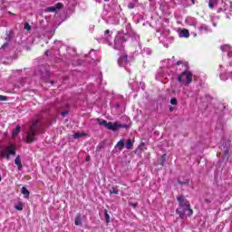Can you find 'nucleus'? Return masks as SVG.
Instances as JSON below:
<instances>
[{
	"instance_id": "f257e3e1",
	"label": "nucleus",
	"mask_w": 232,
	"mask_h": 232,
	"mask_svg": "<svg viewBox=\"0 0 232 232\" xmlns=\"http://www.w3.org/2000/svg\"><path fill=\"white\" fill-rule=\"evenodd\" d=\"M25 133V140L26 142H35L37 140V135L39 133H44V129L43 128V123L41 121L36 120L34 121L31 124L27 126V128L24 129Z\"/></svg>"
},
{
	"instance_id": "f03ea898",
	"label": "nucleus",
	"mask_w": 232,
	"mask_h": 232,
	"mask_svg": "<svg viewBox=\"0 0 232 232\" xmlns=\"http://www.w3.org/2000/svg\"><path fill=\"white\" fill-rule=\"evenodd\" d=\"M222 52H227L228 55V64L223 66L219 65L220 74L219 77L221 81H227V79L232 80V50L231 45L224 44L221 46Z\"/></svg>"
},
{
	"instance_id": "7ed1b4c3",
	"label": "nucleus",
	"mask_w": 232,
	"mask_h": 232,
	"mask_svg": "<svg viewBox=\"0 0 232 232\" xmlns=\"http://www.w3.org/2000/svg\"><path fill=\"white\" fill-rule=\"evenodd\" d=\"M177 200L179 207L177 208L176 213L180 218H186V217H191L193 215V209L189 206V202L184 198V196H179Z\"/></svg>"
},
{
	"instance_id": "20e7f679",
	"label": "nucleus",
	"mask_w": 232,
	"mask_h": 232,
	"mask_svg": "<svg viewBox=\"0 0 232 232\" xmlns=\"http://www.w3.org/2000/svg\"><path fill=\"white\" fill-rule=\"evenodd\" d=\"M98 123L100 126H104L107 130H111V131H117V130H120V128H126V125H122L119 123V121L116 122H108L106 120H101L97 119Z\"/></svg>"
},
{
	"instance_id": "39448f33",
	"label": "nucleus",
	"mask_w": 232,
	"mask_h": 232,
	"mask_svg": "<svg viewBox=\"0 0 232 232\" xmlns=\"http://www.w3.org/2000/svg\"><path fill=\"white\" fill-rule=\"evenodd\" d=\"M178 81L183 86H188V84H191V82L193 81V74L188 71H185L179 75Z\"/></svg>"
},
{
	"instance_id": "423d86ee",
	"label": "nucleus",
	"mask_w": 232,
	"mask_h": 232,
	"mask_svg": "<svg viewBox=\"0 0 232 232\" xmlns=\"http://www.w3.org/2000/svg\"><path fill=\"white\" fill-rule=\"evenodd\" d=\"M2 155H4V157H6V159H10V155H15V146L12 144L7 146L3 150Z\"/></svg>"
},
{
	"instance_id": "0eeeda50",
	"label": "nucleus",
	"mask_w": 232,
	"mask_h": 232,
	"mask_svg": "<svg viewBox=\"0 0 232 232\" xmlns=\"http://www.w3.org/2000/svg\"><path fill=\"white\" fill-rule=\"evenodd\" d=\"M128 55L126 53H121V56L118 58V64L121 68H124L128 64Z\"/></svg>"
},
{
	"instance_id": "6e6552de",
	"label": "nucleus",
	"mask_w": 232,
	"mask_h": 232,
	"mask_svg": "<svg viewBox=\"0 0 232 232\" xmlns=\"http://www.w3.org/2000/svg\"><path fill=\"white\" fill-rule=\"evenodd\" d=\"M175 67L177 72H188V64L182 61L177 62Z\"/></svg>"
},
{
	"instance_id": "1a4fd4ad",
	"label": "nucleus",
	"mask_w": 232,
	"mask_h": 232,
	"mask_svg": "<svg viewBox=\"0 0 232 232\" xmlns=\"http://www.w3.org/2000/svg\"><path fill=\"white\" fill-rule=\"evenodd\" d=\"M63 8V4L58 3L55 6L47 7L45 12H55L56 10H61Z\"/></svg>"
},
{
	"instance_id": "9d476101",
	"label": "nucleus",
	"mask_w": 232,
	"mask_h": 232,
	"mask_svg": "<svg viewBox=\"0 0 232 232\" xmlns=\"http://www.w3.org/2000/svg\"><path fill=\"white\" fill-rule=\"evenodd\" d=\"M185 23L188 24V26H197V19L194 17H187Z\"/></svg>"
},
{
	"instance_id": "9b49d317",
	"label": "nucleus",
	"mask_w": 232,
	"mask_h": 232,
	"mask_svg": "<svg viewBox=\"0 0 232 232\" xmlns=\"http://www.w3.org/2000/svg\"><path fill=\"white\" fill-rule=\"evenodd\" d=\"M178 34L179 37H185V38L189 37V31L188 29H179L178 31Z\"/></svg>"
},
{
	"instance_id": "f8f14e48",
	"label": "nucleus",
	"mask_w": 232,
	"mask_h": 232,
	"mask_svg": "<svg viewBox=\"0 0 232 232\" xmlns=\"http://www.w3.org/2000/svg\"><path fill=\"white\" fill-rule=\"evenodd\" d=\"M163 63L166 64L167 68H171V66H175V57L165 60Z\"/></svg>"
},
{
	"instance_id": "ddd939ff",
	"label": "nucleus",
	"mask_w": 232,
	"mask_h": 232,
	"mask_svg": "<svg viewBox=\"0 0 232 232\" xmlns=\"http://www.w3.org/2000/svg\"><path fill=\"white\" fill-rule=\"evenodd\" d=\"M124 139H121L120 141L117 142V144L115 145V149L119 150V151H122V150H124Z\"/></svg>"
},
{
	"instance_id": "4468645a",
	"label": "nucleus",
	"mask_w": 232,
	"mask_h": 232,
	"mask_svg": "<svg viewBox=\"0 0 232 232\" xmlns=\"http://www.w3.org/2000/svg\"><path fill=\"white\" fill-rule=\"evenodd\" d=\"M220 150L223 151L224 159H227V155H229V147L227 145H222Z\"/></svg>"
},
{
	"instance_id": "2eb2a0df",
	"label": "nucleus",
	"mask_w": 232,
	"mask_h": 232,
	"mask_svg": "<svg viewBox=\"0 0 232 232\" xmlns=\"http://www.w3.org/2000/svg\"><path fill=\"white\" fill-rule=\"evenodd\" d=\"M199 31L201 32V34H209V32H211V29L206 24H201L199 26Z\"/></svg>"
},
{
	"instance_id": "dca6fc26",
	"label": "nucleus",
	"mask_w": 232,
	"mask_h": 232,
	"mask_svg": "<svg viewBox=\"0 0 232 232\" xmlns=\"http://www.w3.org/2000/svg\"><path fill=\"white\" fill-rule=\"evenodd\" d=\"M74 224H75V226H82V216H81V214H78L76 216Z\"/></svg>"
},
{
	"instance_id": "f3484780",
	"label": "nucleus",
	"mask_w": 232,
	"mask_h": 232,
	"mask_svg": "<svg viewBox=\"0 0 232 232\" xmlns=\"http://www.w3.org/2000/svg\"><path fill=\"white\" fill-rule=\"evenodd\" d=\"M218 5V0H209L208 1V7L213 10L215 6Z\"/></svg>"
},
{
	"instance_id": "a211bd4d",
	"label": "nucleus",
	"mask_w": 232,
	"mask_h": 232,
	"mask_svg": "<svg viewBox=\"0 0 232 232\" xmlns=\"http://www.w3.org/2000/svg\"><path fill=\"white\" fill-rule=\"evenodd\" d=\"M19 133H21V126L18 125L12 132V138L17 137Z\"/></svg>"
},
{
	"instance_id": "6ab92c4d",
	"label": "nucleus",
	"mask_w": 232,
	"mask_h": 232,
	"mask_svg": "<svg viewBox=\"0 0 232 232\" xmlns=\"http://www.w3.org/2000/svg\"><path fill=\"white\" fill-rule=\"evenodd\" d=\"M114 48L115 50H121V48H122V42L116 39L114 41Z\"/></svg>"
},
{
	"instance_id": "aec40b11",
	"label": "nucleus",
	"mask_w": 232,
	"mask_h": 232,
	"mask_svg": "<svg viewBox=\"0 0 232 232\" xmlns=\"http://www.w3.org/2000/svg\"><path fill=\"white\" fill-rule=\"evenodd\" d=\"M14 164L18 166V169H21L23 168V164L21 163V157H16L14 160Z\"/></svg>"
},
{
	"instance_id": "412c9836",
	"label": "nucleus",
	"mask_w": 232,
	"mask_h": 232,
	"mask_svg": "<svg viewBox=\"0 0 232 232\" xmlns=\"http://www.w3.org/2000/svg\"><path fill=\"white\" fill-rule=\"evenodd\" d=\"M125 148L126 150H131V148H133V142L131 141V140H128L125 143Z\"/></svg>"
},
{
	"instance_id": "4be33fe9",
	"label": "nucleus",
	"mask_w": 232,
	"mask_h": 232,
	"mask_svg": "<svg viewBox=\"0 0 232 232\" xmlns=\"http://www.w3.org/2000/svg\"><path fill=\"white\" fill-rule=\"evenodd\" d=\"M22 193H23V195H25L27 198H28V197H30V192L28 191L27 188L23 187Z\"/></svg>"
},
{
	"instance_id": "5701e85b",
	"label": "nucleus",
	"mask_w": 232,
	"mask_h": 232,
	"mask_svg": "<svg viewBox=\"0 0 232 232\" xmlns=\"http://www.w3.org/2000/svg\"><path fill=\"white\" fill-rule=\"evenodd\" d=\"M110 195H119V190L113 188L110 190Z\"/></svg>"
},
{
	"instance_id": "b1692460",
	"label": "nucleus",
	"mask_w": 232,
	"mask_h": 232,
	"mask_svg": "<svg viewBox=\"0 0 232 232\" xmlns=\"http://www.w3.org/2000/svg\"><path fill=\"white\" fill-rule=\"evenodd\" d=\"M84 134L81 132H76L73 134V139H81V137H83Z\"/></svg>"
},
{
	"instance_id": "393cba45",
	"label": "nucleus",
	"mask_w": 232,
	"mask_h": 232,
	"mask_svg": "<svg viewBox=\"0 0 232 232\" xmlns=\"http://www.w3.org/2000/svg\"><path fill=\"white\" fill-rule=\"evenodd\" d=\"M14 208H16L17 211H23V204L19 203L18 205H15Z\"/></svg>"
},
{
	"instance_id": "a878e982",
	"label": "nucleus",
	"mask_w": 232,
	"mask_h": 232,
	"mask_svg": "<svg viewBox=\"0 0 232 232\" xmlns=\"http://www.w3.org/2000/svg\"><path fill=\"white\" fill-rule=\"evenodd\" d=\"M24 30H27V31L32 30V27L30 26V24L28 22L24 23Z\"/></svg>"
},
{
	"instance_id": "bb28decb",
	"label": "nucleus",
	"mask_w": 232,
	"mask_h": 232,
	"mask_svg": "<svg viewBox=\"0 0 232 232\" xmlns=\"http://www.w3.org/2000/svg\"><path fill=\"white\" fill-rule=\"evenodd\" d=\"M170 104H172L173 106H176V104H177V99H176V98H172V99L170 100Z\"/></svg>"
},
{
	"instance_id": "cd10ccee",
	"label": "nucleus",
	"mask_w": 232,
	"mask_h": 232,
	"mask_svg": "<svg viewBox=\"0 0 232 232\" xmlns=\"http://www.w3.org/2000/svg\"><path fill=\"white\" fill-rule=\"evenodd\" d=\"M172 90H173V92H174V93H180V89H177V88H173L172 87Z\"/></svg>"
},
{
	"instance_id": "c85d7f7f",
	"label": "nucleus",
	"mask_w": 232,
	"mask_h": 232,
	"mask_svg": "<svg viewBox=\"0 0 232 232\" xmlns=\"http://www.w3.org/2000/svg\"><path fill=\"white\" fill-rule=\"evenodd\" d=\"M105 220L106 222H110V215L108 213H105Z\"/></svg>"
},
{
	"instance_id": "c756f323",
	"label": "nucleus",
	"mask_w": 232,
	"mask_h": 232,
	"mask_svg": "<svg viewBox=\"0 0 232 232\" xmlns=\"http://www.w3.org/2000/svg\"><path fill=\"white\" fill-rule=\"evenodd\" d=\"M5 8L3 0H0V10H3Z\"/></svg>"
},
{
	"instance_id": "7c9ffc66",
	"label": "nucleus",
	"mask_w": 232,
	"mask_h": 232,
	"mask_svg": "<svg viewBox=\"0 0 232 232\" xmlns=\"http://www.w3.org/2000/svg\"><path fill=\"white\" fill-rule=\"evenodd\" d=\"M103 146L102 145H99L97 148H96V151H101V149H102Z\"/></svg>"
},
{
	"instance_id": "2f4dec72",
	"label": "nucleus",
	"mask_w": 232,
	"mask_h": 232,
	"mask_svg": "<svg viewBox=\"0 0 232 232\" xmlns=\"http://www.w3.org/2000/svg\"><path fill=\"white\" fill-rule=\"evenodd\" d=\"M0 101H6V96L0 95Z\"/></svg>"
},
{
	"instance_id": "473e14b6",
	"label": "nucleus",
	"mask_w": 232,
	"mask_h": 232,
	"mask_svg": "<svg viewBox=\"0 0 232 232\" xmlns=\"http://www.w3.org/2000/svg\"><path fill=\"white\" fill-rule=\"evenodd\" d=\"M65 115H68V111H63L62 116L64 117Z\"/></svg>"
},
{
	"instance_id": "72a5a7b5",
	"label": "nucleus",
	"mask_w": 232,
	"mask_h": 232,
	"mask_svg": "<svg viewBox=\"0 0 232 232\" xmlns=\"http://www.w3.org/2000/svg\"><path fill=\"white\" fill-rule=\"evenodd\" d=\"M179 184H189V180H186L184 182H181V181H179Z\"/></svg>"
},
{
	"instance_id": "f704fd0d",
	"label": "nucleus",
	"mask_w": 232,
	"mask_h": 232,
	"mask_svg": "<svg viewBox=\"0 0 232 232\" xmlns=\"http://www.w3.org/2000/svg\"><path fill=\"white\" fill-rule=\"evenodd\" d=\"M110 34V30H106L104 33V35H109Z\"/></svg>"
},
{
	"instance_id": "c9c22d12",
	"label": "nucleus",
	"mask_w": 232,
	"mask_h": 232,
	"mask_svg": "<svg viewBox=\"0 0 232 232\" xmlns=\"http://www.w3.org/2000/svg\"><path fill=\"white\" fill-rule=\"evenodd\" d=\"M85 160H86V162H90V156H87V157L85 158Z\"/></svg>"
},
{
	"instance_id": "e433bc0d",
	"label": "nucleus",
	"mask_w": 232,
	"mask_h": 232,
	"mask_svg": "<svg viewBox=\"0 0 232 232\" xmlns=\"http://www.w3.org/2000/svg\"><path fill=\"white\" fill-rule=\"evenodd\" d=\"M224 10H226V7L225 8H219L218 12H224Z\"/></svg>"
},
{
	"instance_id": "4c0bfd02",
	"label": "nucleus",
	"mask_w": 232,
	"mask_h": 232,
	"mask_svg": "<svg viewBox=\"0 0 232 232\" xmlns=\"http://www.w3.org/2000/svg\"><path fill=\"white\" fill-rule=\"evenodd\" d=\"M162 160H163V161L166 160V154L162 155Z\"/></svg>"
},
{
	"instance_id": "58836bf2",
	"label": "nucleus",
	"mask_w": 232,
	"mask_h": 232,
	"mask_svg": "<svg viewBox=\"0 0 232 232\" xmlns=\"http://www.w3.org/2000/svg\"><path fill=\"white\" fill-rule=\"evenodd\" d=\"M6 46H7V44H4L2 45V48H6Z\"/></svg>"
},
{
	"instance_id": "ea45409f",
	"label": "nucleus",
	"mask_w": 232,
	"mask_h": 232,
	"mask_svg": "<svg viewBox=\"0 0 232 232\" xmlns=\"http://www.w3.org/2000/svg\"><path fill=\"white\" fill-rule=\"evenodd\" d=\"M105 2H108L110 0H104ZM97 3H101V0H96Z\"/></svg>"
},
{
	"instance_id": "a19ab883",
	"label": "nucleus",
	"mask_w": 232,
	"mask_h": 232,
	"mask_svg": "<svg viewBox=\"0 0 232 232\" xmlns=\"http://www.w3.org/2000/svg\"><path fill=\"white\" fill-rule=\"evenodd\" d=\"M169 110H170V111H173V107H170V109H169Z\"/></svg>"
},
{
	"instance_id": "79ce46f5",
	"label": "nucleus",
	"mask_w": 232,
	"mask_h": 232,
	"mask_svg": "<svg viewBox=\"0 0 232 232\" xmlns=\"http://www.w3.org/2000/svg\"><path fill=\"white\" fill-rule=\"evenodd\" d=\"M48 52H49V51H46V52H45V54H46V55H48Z\"/></svg>"
},
{
	"instance_id": "37998d69",
	"label": "nucleus",
	"mask_w": 232,
	"mask_h": 232,
	"mask_svg": "<svg viewBox=\"0 0 232 232\" xmlns=\"http://www.w3.org/2000/svg\"><path fill=\"white\" fill-rule=\"evenodd\" d=\"M213 26H217V24H213Z\"/></svg>"
},
{
	"instance_id": "c03bdc74",
	"label": "nucleus",
	"mask_w": 232,
	"mask_h": 232,
	"mask_svg": "<svg viewBox=\"0 0 232 232\" xmlns=\"http://www.w3.org/2000/svg\"><path fill=\"white\" fill-rule=\"evenodd\" d=\"M206 202H209V199H206Z\"/></svg>"
},
{
	"instance_id": "a18cd8bd",
	"label": "nucleus",
	"mask_w": 232,
	"mask_h": 232,
	"mask_svg": "<svg viewBox=\"0 0 232 232\" xmlns=\"http://www.w3.org/2000/svg\"><path fill=\"white\" fill-rule=\"evenodd\" d=\"M147 52H149V53H150V49H147Z\"/></svg>"
}]
</instances>
